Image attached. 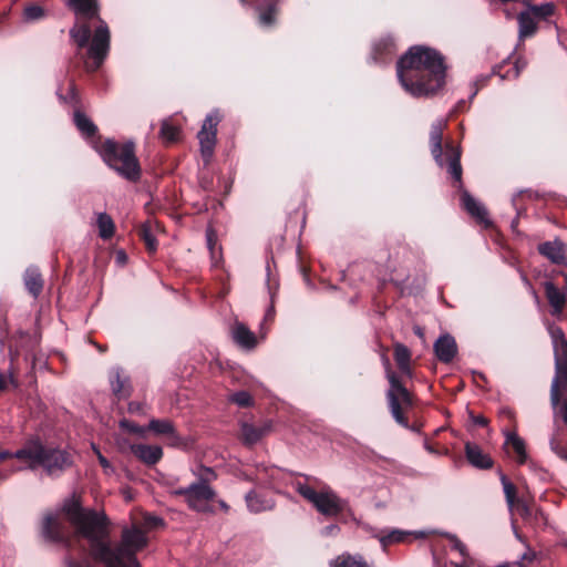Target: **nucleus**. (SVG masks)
<instances>
[{
    "mask_svg": "<svg viewBox=\"0 0 567 567\" xmlns=\"http://www.w3.org/2000/svg\"><path fill=\"white\" fill-rule=\"evenodd\" d=\"M234 341L245 349H254L257 344L256 336L247 326L236 322L231 330Z\"/></svg>",
    "mask_w": 567,
    "mask_h": 567,
    "instance_id": "nucleus-23",
    "label": "nucleus"
},
{
    "mask_svg": "<svg viewBox=\"0 0 567 567\" xmlns=\"http://www.w3.org/2000/svg\"><path fill=\"white\" fill-rule=\"evenodd\" d=\"M393 357L396 362V365L404 364L411 362V351L403 343L396 342L393 346Z\"/></svg>",
    "mask_w": 567,
    "mask_h": 567,
    "instance_id": "nucleus-38",
    "label": "nucleus"
},
{
    "mask_svg": "<svg viewBox=\"0 0 567 567\" xmlns=\"http://www.w3.org/2000/svg\"><path fill=\"white\" fill-rule=\"evenodd\" d=\"M245 501L248 509L255 514L265 511H271L275 506V503L271 499L266 498L255 489H251L246 494Z\"/></svg>",
    "mask_w": 567,
    "mask_h": 567,
    "instance_id": "nucleus-24",
    "label": "nucleus"
},
{
    "mask_svg": "<svg viewBox=\"0 0 567 567\" xmlns=\"http://www.w3.org/2000/svg\"><path fill=\"white\" fill-rule=\"evenodd\" d=\"M68 7L76 19L70 29V38L78 48H87L84 66L86 72H96L110 52L111 33L107 23L100 16L99 0H68Z\"/></svg>",
    "mask_w": 567,
    "mask_h": 567,
    "instance_id": "nucleus-3",
    "label": "nucleus"
},
{
    "mask_svg": "<svg viewBox=\"0 0 567 567\" xmlns=\"http://www.w3.org/2000/svg\"><path fill=\"white\" fill-rule=\"evenodd\" d=\"M528 12L539 20H547L556 13V6L553 2L542 4H529Z\"/></svg>",
    "mask_w": 567,
    "mask_h": 567,
    "instance_id": "nucleus-31",
    "label": "nucleus"
},
{
    "mask_svg": "<svg viewBox=\"0 0 567 567\" xmlns=\"http://www.w3.org/2000/svg\"><path fill=\"white\" fill-rule=\"evenodd\" d=\"M538 252L556 265H567V247L559 240L544 241L537 247Z\"/></svg>",
    "mask_w": 567,
    "mask_h": 567,
    "instance_id": "nucleus-13",
    "label": "nucleus"
},
{
    "mask_svg": "<svg viewBox=\"0 0 567 567\" xmlns=\"http://www.w3.org/2000/svg\"><path fill=\"white\" fill-rule=\"evenodd\" d=\"M94 451L96 453V456H97V460H99V463L100 465L103 467V468H110L111 467V464L110 462L107 461V458L97 450L94 447Z\"/></svg>",
    "mask_w": 567,
    "mask_h": 567,
    "instance_id": "nucleus-54",
    "label": "nucleus"
},
{
    "mask_svg": "<svg viewBox=\"0 0 567 567\" xmlns=\"http://www.w3.org/2000/svg\"><path fill=\"white\" fill-rule=\"evenodd\" d=\"M548 333L551 338L554 350H559V344L567 341L563 329L555 324L548 326Z\"/></svg>",
    "mask_w": 567,
    "mask_h": 567,
    "instance_id": "nucleus-42",
    "label": "nucleus"
},
{
    "mask_svg": "<svg viewBox=\"0 0 567 567\" xmlns=\"http://www.w3.org/2000/svg\"><path fill=\"white\" fill-rule=\"evenodd\" d=\"M556 377L553 380L550 389V401L553 406H557L560 402V388L567 386V362H556Z\"/></svg>",
    "mask_w": 567,
    "mask_h": 567,
    "instance_id": "nucleus-22",
    "label": "nucleus"
},
{
    "mask_svg": "<svg viewBox=\"0 0 567 567\" xmlns=\"http://www.w3.org/2000/svg\"><path fill=\"white\" fill-rule=\"evenodd\" d=\"M385 377L389 382V389L385 393L388 409L394 421L404 429L420 434L423 424L415 422L410 424L405 412L414 405V394L403 383L402 378L392 370L390 361L383 357Z\"/></svg>",
    "mask_w": 567,
    "mask_h": 567,
    "instance_id": "nucleus-6",
    "label": "nucleus"
},
{
    "mask_svg": "<svg viewBox=\"0 0 567 567\" xmlns=\"http://www.w3.org/2000/svg\"><path fill=\"white\" fill-rule=\"evenodd\" d=\"M450 540L454 550H457L463 557L468 556L466 545L460 538H457L455 535H452L450 536Z\"/></svg>",
    "mask_w": 567,
    "mask_h": 567,
    "instance_id": "nucleus-48",
    "label": "nucleus"
},
{
    "mask_svg": "<svg viewBox=\"0 0 567 567\" xmlns=\"http://www.w3.org/2000/svg\"><path fill=\"white\" fill-rule=\"evenodd\" d=\"M146 430L153 432L156 435L167 437L171 445H176L181 441V437L177 434L173 422L167 419L151 420Z\"/></svg>",
    "mask_w": 567,
    "mask_h": 567,
    "instance_id": "nucleus-18",
    "label": "nucleus"
},
{
    "mask_svg": "<svg viewBox=\"0 0 567 567\" xmlns=\"http://www.w3.org/2000/svg\"><path fill=\"white\" fill-rule=\"evenodd\" d=\"M560 414H561V419H563L564 423L567 426V399L563 402V405L560 409Z\"/></svg>",
    "mask_w": 567,
    "mask_h": 567,
    "instance_id": "nucleus-57",
    "label": "nucleus"
},
{
    "mask_svg": "<svg viewBox=\"0 0 567 567\" xmlns=\"http://www.w3.org/2000/svg\"><path fill=\"white\" fill-rule=\"evenodd\" d=\"M73 121L76 128L85 138L91 140V144L94 147V141L97 137H102L99 135L97 126L80 109H75Z\"/></svg>",
    "mask_w": 567,
    "mask_h": 567,
    "instance_id": "nucleus-21",
    "label": "nucleus"
},
{
    "mask_svg": "<svg viewBox=\"0 0 567 567\" xmlns=\"http://www.w3.org/2000/svg\"><path fill=\"white\" fill-rule=\"evenodd\" d=\"M125 258H126V256H125V254H124V252H120V254H118V259H120V260H123V259H125Z\"/></svg>",
    "mask_w": 567,
    "mask_h": 567,
    "instance_id": "nucleus-62",
    "label": "nucleus"
},
{
    "mask_svg": "<svg viewBox=\"0 0 567 567\" xmlns=\"http://www.w3.org/2000/svg\"><path fill=\"white\" fill-rule=\"evenodd\" d=\"M526 61L523 60V59H517L514 66L512 68V70H508L506 72V75H501V80H504V79H509V78H513V79H517L522 72V70L526 66Z\"/></svg>",
    "mask_w": 567,
    "mask_h": 567,
    "instance_id": "nucleus-45",
    "label": "nucleus"
},
{
    "mask_svg": "<svg viewBox=\"0 0 567 567\" xmlns=\"http://www.w3.org/2000/svg\"><path fill=\"white\" fill-rule=\"evenodd\" d=\"M197 481L195 482L198 485H206L210 486V483H213L217 478V474L212 467L207 466H200L198 468V472L196 473Z\"/></svg>",
    "mask_w": 567,
    "mask_h": 567,
    "instance_id": "nucleus-40",
    "label": "nucleus"
},
{
    "mask_svg": "<svg viewBox=\"0 0 567 567\" xmlns=\"http://www.w3.org/2000/svg\"><path fill=\"white\" fill-rule=\"evenodd\" d=\"M504 449L507 454L513 453V457L517 462V464L523 465L527 461V451L526 444L522 437H519L515 432L507 433L506 440L504 443Z\"/></svg>",
    "mask_w": 567,
    "mask_h": 567,
    "instance_id": "nucleus-20",
    "label": "nucleus"
},
{
    "mask_svg": "<svg viewBox=\"0 0 567 567\" xmlns=\"http://www.w3.org/2000/svg\"><path fill=\"white\" fill-rule=\"evenodd\" d=\"M42 537L53 544L62 545L68 550L75 542L85 539L87 546L80 548L92 561L104 567H124L122 558L136 556L148 544L146 532L138 525L124 527L121 540L112 545L111 520L104 511L85 508L78 494L65 498L59 513H45L41 523Z\"/></svg>",
    "mask_w": 567,
    "mask_h": 567,
    "instance_id": "nucleus-1",
    "label": "nucleus"
},
{
    "mask_svg": "<svg viewBox=\"0 0 567 567\" xmlns=\"http://www.w3.org/2000/svg\"><path fill=\"white\" fill-rule=\"evenodd\" d=\"M125 258H126V256H125V254H124V252H120V254H118V259H120V260H123V259H125Z\"/></svg>",
    "mask_w": 567,
    "mask_h": 567,
    "instance_id": "nucleus-61",
    "label": "nucleus"
},
{
    "mask_svg": "<svg viewBox=\"0 0 567 567\" xmlns=\"http://www.w3.org/2000/svg\"><path fill=\"white\" fill-rule=\"evenodd\" d=\"M296 491L315 508L327 517H337L348 506V502L340 498L330 487H326L320 492L306 483L297 482Z\"/></svg>",
    "mask_w": 567,
    "mask_h": 567,
    "instance_id": "nucleus-8",
    "label": "nucleus"
},
{
    "mask_svg": "<svg viewBox=\"0 0 567 567\" xmlns=\"http://www.w3.org/2000/svg\"><path fill=\"white\" fill-rule=\"evenodd\" d=\"M473 422L480 426H486L488 424V420L483 415L473 416Z\"/></svg>",
    "mask_w": 567,
    "mask_h": 567,
    "instance_id": "nucleus-56",
    "label": "nucleus"
},
{
    "mask_svg": "<svg viewBox=\"0 0 567 567\" xmlns=\"http://www.w3.org/2000/svg\"><path fill=\"white\" fill-rule=\"evenodd\" d=\"M58 96L62 102L70 103L75 109H79L81 104L80 93L74 80H70L68 93L65 95L58 93Z\"/></svg>",
    "mask_w": 567,
    "mask_h": 567,
    "instance_id": "nucleus-36",
    "label": "nucleus"
},
{
    "mask_svg": "<svg viewBox=\"0 0 567 567\" xmlns=\"http://www.w3.org/2000/svg\"><path fill=\"white\" fill-rule=\"evenodd\" d=\"M110 381L112 391L118 400L127 399L131 395L132 388L130 380L123 377L120 370L112 373Z\"/></svg>",
    "mask_w": 567,
    "mask_h": 567,
    "instance_id": "nucleus-27",
    "label": "nucleus"
},
{
    "mask_svg": "<svg viewBox=\"0 0 567 567\" xmlns=\"http://www.w3.org/2000/svg\"><path fill=\"white\" fill-rule=\"evenodd\" d=\"M445 58L435 49L411 47L396 62V74L402 87L414 97L435 95L446 78Z\"/></svg>",
    "mask_w": 567,
    "mask_h": 567,
    "instance_id": "nucleus-2",
    "label": "nucleus"
},
{
    "mask_svg": "<svg viewBox=\"0 0 567 567\" xmlns=\"http://www.w3.org/2000/svg\"><path fill=\"white\" fill-rule=\"evenodd\" d=\"M455 567H468V566L462 565V564H457V565H455Z\"/></svg>",
    "mask_w": 567,
    "mask_h": 567,
    "instance_id": "nucleus-64",
    "label": "nucleus"
},
{
    "mask_svg": "<svg viewBox=\"0 0 567 567\" xmlns=\"http://www.w3.org/2000/svg\"><path fill=\"white\" fill-rule=\"evenodd\" d=\"M398 369L402 377H406L409 379H411L413 377V371L411 369V362L400 364V365H398Z\"/></svg>",
    "mask_w": 567,
    "mask_h": 567,
    "instance_id": "nucleus-53",
    "label": "nucleus"
},
{
    "mask_svg": "<svg viewBox=\"0 0 567 567\" xmlns=\"http://www.w3.org/2000/svg\"><path fill=\"white\" fill-rule=\"evenodd\" d=\"M465 456L468 463L480 470H489L493 467L494 462L492 457L484 453L483 450L475 443L466 442L464 446Z\"/></svg>",
    "mask_w": 567,
    "mask_h": 567,
    "instance_id": "nucleus-17",
    "label": "nucleus"
},
{
    "mask_svg": "<svg viewBox=\"0 0 567 567\" xmlns=\"http://www.w3.org/2000/svg\"><path fill=\"white\" fill-rule=\"evenodd\" d=\"M461 199L463 208L476 220V223L483 225L485 228H489L492 226V221L487 217L488 214L486 208L476 202L468 192L463 190Z\"/></svg>",
    "mask_w": 567,
    "mask_h": 567,
    "instance_id": "nucleus-15",
    "label": "nucleus"
},
{
    "mask_svg": "<svg viewBox=\"0 0 567 567\" xmlns=\"http://www.w3.org/2000/svg\"><path fill=\"white\" fill-rule=\"evenodd\" d=\"M8 384H11L14 389L19 388V381L13 372L9 375L0 373V392L7 390Z\"/></svg>",
    "mask_w": 567,
    "mask_h": 567,
    "instance_id": "nucleus-46",
    "label": "nucleus"
},
{
    "mask_svg": "<svg viewBox=\"0 0 567 567\" xmlns=\"http://www.w3.org/2000/svg\"><path fill=\"white\" fill-rule=\"evenodd\" d=\"M179 134H181V130L178 126L172 124L167 120L162 122L159 136L164 141L168 142V143H174V142L178 141Z\"/></svg>",
    "mask_w": 567,
    "mask_h": 567,
    "instance_id": "nucleus-34",
    "label": "nucleus"
},
{
    "mask_svg": "<svg viewBox=\"0 0 567 567\" xmlns=\"http://www.w3.org/2000/svg\"><path fill=\"white\" fill-rule=\"evenodd\" d=\"M555 353V363L556 362H567V341H564L559 344V350H554Z\"/></svg>",
    "mask_w": 567,
    "mask_h": 567,
    "instance_id": "nucleus-49",
    "label": "nucleus"
},
{
    "mask_svg": "<svg viewBox=\"0 0 567 567\" xmlns=\"http://www.w3.org/2000/svg\"><path fill=\"white\" fill-rule=\"evenodd\" d=\"M274 299H275V293L272 292L271 293V305H270V307L268 308V310L265 313L264 323L272 322L274 319H275V313L276 312H275Z\"/></svg>",
    "mask_w": 567,
    "mask_h": 567,
    "instance_id": "nucleus-52",
    "label": "nucleus"
},
{
    "mask_svg": "<svg viewBox=\"0 0 567 567\" xmlns=\"http://www.w3.org/2000/svg\"><path fill=\"white\" fill-rule=\"evenodd\" d=\"M475 380L476 381L478 380V381H484L485 382L486 381V377L483 373H481V372H476L475 373Z\"/></svg>",
    "mask_w": 567,
    "mask_h": 567,
    "instance_id": "nucleus-60",
    "label": "nucleus"
},
{
    "mask_svg": "<svg viewBox=\"0 0 567 567\" xmlns=\"http://www.w3.org/2000/svg\"><path fill=\"white\" fill-rule=\"evenodd\" d=\"M45 17L47 12L44 8L38 3H29L23 9V19L28 22L39 21Z\"/></svg>",
    "mask_w": 567,
    "mask_h": 567,
    "instance_id": "nucleus-33",
    "label": "nucleus"
},
{
    "mask_svg": "<svg viewBox=\"0 0 567 567\" xmlns=\"http://www.w3.org/2000/svg\"><path fill=\"white\" fill-rule=\"evenodd\" d=\"M199 185L205 192L214 189V177L209 172H204L199 176Z\"/></svg>",
    "mask_w": 567,
    "mask_h": 567,
    "instance_id": "nucleus-47",
    "label": "nucleus"
},
{
    "mask_svg": "<svg viewBox=\"0 0 567 567\" xmlns=\"http://www.w3.org/2000/svg\"><path fill=\"white\" fill-rule=\"evenodd\" d=\"M494 75H495V72H492V73H491V74H488V75L481 76L480 79H477V80H476V82H475V84H476V86H477V90H478V89H482V87H484V86H486V85H487V83H488V81H489V79H491L492 76H494Z\"/></svg>",
    "mask_w": 567,
    "mask_h": 567,
    "instance_id": "nucleus-55",
    "label": "nucleus"
},
{
    "mask_svg": "<svg viewBox=\"0 0 567 567\" xmlns=\"http://www.w3.org/2000/svg\"><path fill=\"white\" fill-rule=\"evenodd\" d=\"M409 536H410L409 533H405V532H402L399 529H393V530L384 534L380 540L383 546H388V545H392V544L403 543L409 538Z\"/></svg>",
    "mask_w": 567,
    "mask_h": 567,
    "instance_id": "nucleus-39",
    "label": "nucleus"
},
{
    "mask_svg": "<svg viewBox=\"0 0 567 567\" xmlns=\"http://www.w3.org/2000/svg\"><path fill=\"white\" fill-rule=\"evenodd\" d=\"M207 238V247L210 251L212 259L214 260V266H218V259L216 257V244H217V236L213 229H208L206 233Z\"/></svg>",
    "mask_w": 567,
    "mask_h": 567,
    "instance_id": "nucleus-44",
    "label": "nucleus"
},
{
    "mask_svg": "<svg viewBox=\"0 0 567 567\" xmlns=\"http://www.w3.org/2000/svg\"><path fill=\"white\" fill-rule=\"evenodd\" d=\"M128 413L131 414H143L144 413V404L141 402H130L128 403Z\"/></svg>",
    "mask_w": 567,
    "mask_h": 567,
    "instance_id": "nucleus-51",
    "label": "nucleus"
},
{
    "mask_svg": "<svg viewBox=\"0 0 567 567\" xmlns=\"http://www.w3.org/2000/svg\"><path fill=\"white\" fill-rule=\"evenodd\" d=\"M99 236L103 240L111 239L115 234V224L112 217L106 213H99L96 218Z\"/></svg>",
    "mask_w": 567,
    "mask_h": 567,
    "instance_id": "nucleus-29",
    "label": "nucleus"
},
{
    "mask_svg": "<svg viewBox=\"0 0 567 567\" xmlns=\"http://www.w3.org/2000/svg\"><path fill=\"white\" fill-rule=\"evenodd\" d=\"M228 401L238 405L239 408H250L255 404V400L247 391H237L228 396Z\"/></svg>",
    "mask_w": 567,
    "mask_h": 567,
    "instance_id": "nucleus-37",
    "label": "nucleus"
},
{
    "mask_svg": "<svg viewBox=\"0 0 567 567\" xmlns=\"http://www.w3.org/2000/svg\"><path fill=\"white\" fill-rule=\"evenodd\" d=\"M395 52L394 39L390 35L381 37L373 43L371 59L374 63L385 64L393 59Z\"/></svg>",
    "mask_w": 567,
    "mask_h": 567,
    "instance_id": "nucleus-12",
    "label": "nucleus"
},
{
    "mask_svg": "<svg viewBox=\"0 0 567 567\" xmlns=\"http://www.w3.org/2000/svg\"><path fill=\"white\" fill-rule=\"evenodd\" d=\"M515 505H517L518 512L522 517L527 518L532 515V507L528 503L518 499Z\"/></svg>",
    "mask_w": 567,
    "mask_h": 567,
    "instance_id": "nucleus-50",
    "label": "nucleus"
},
{
    "mask_svg": "<svg viewBox=\"0 0 567 567\" xmlns=\"http://www.w3.org/2000/svg\"><path fill=\"white\" fill-rule=\"evenodd\" d=\"M27 463V468H42L48 476L59 477L73 464L72 455L62 449L45 445L39 436H31L14 453L0 451V463L9 458Z\"/></svg>",
    "mask_w": 567,
    "mask_h": 567,
    "instance_id": "nucleus-4",
    "label": "nucleus"
},
{
    "mask_svg": "<svg viewBox=\"0 0 567 567\" xmlns=\"http://www.w3.org/2000/svg\"><path fill=\"white\" fill-rule=\"evenodd\" d=\"M120 427L124 431H127L130 433L137 434V435H143L146 431L145 427H143L127 419H123L120 421Z\"/></svg>",
    "mask_w": 567,
    "mask_h": 567,
    "instance_id": "nucleus-43",
    "label": "nucleus"
},
{
    "mask_svg": "<svg viewBox=\"0 0 567 567\" xmlns=\"http://www.w3.org/2000/svg\"><path fill=\"white\" fill-rule=\"evenodd\" d=\"M23 280L29 293L32 297L38 298L41 295L44 285V280L40 271L37 268H28L24 272Z\"/></svg>",
    "mask_w": 567,
    "mask_h": 567,
    "instance_id": "nucleus-26",
    "label": "nucleus"
},
{
    "mask_svg": "<svg viewBox=\"0 0 567 567\" xmlns=\"http://www.w3.org/2000/svg\"><path fill=\"white\" fill-rule=\"evenodd\" d=\"M272 430V421L266 420L261 424L244 422L240 426L241 440L246 445H254Z\"/></svg>",
    "mask_w": 567,
    "mask_h": 567,
    "instance_id": "nucleus-14",
    "label": "nucleus"
},
{
    "mask_svg": "<svg viewBox=\"0 0 567 567\" xmlns=\"http://www.w3.org/2000/svg\"><path fill=\"white\" fill-rule=\"evenodd\" d=\"M501 482L503 485L506 502L509 507H513L519 499L517 497V487L507 478L505 474H501Z\"/></svg>",
    "mask_w": 567,
    "mask_h": 567,
    "instance_id": "nucleus-35",
    "label": "nucleus"
},
{
    "mask_svg": "<svg viewBox=\"0 0 567 567\" xmlns=\"http://www.w3.org/2000/svg\"><path fill=\"white\" fill-rule=\"evenodd\" d=\"M131 451L141 462L148 466L157 464L163 457V450L158 445L133 444Z\"/></svg>",
    "mask_w": 567,
    "mask_h": 567,
    "instance_id": "nucleus-19",
    "label": "nucleus"
},
{
    "mask_svg": "<svg viewBox=\"0 0 567 567\" xmlns=\"http://www.w3.org/2000/svg\"><path fill=\"white\" fill-rule=\"evenodd\" d=\"M124 567H141L136 556L122 558ZM66 567H93V563L87 558L75 559L71 555L65 557Z\"/></svg>",
    "mask_w": 567,
    "mask_h": 567,
    "instance_id": "nucleus-30",
    "label": "nucleus"
},
{
    "mask_svg": "<svg viewBox=\"0 0 567 567\" xmlns=\"http://www.w3.org/2000/svg\"><path fill=\"white\" fill-rule=\"evenodd\" d=\"M157 523H161V524H162V523H163L162 518H156V519H155V524H157Z\"/></svg>",
    "mask_w": 567,
    "mask_h": 567,
    "instance_id": "nucleus-63",
    "label": "nucleus"
},
{
    "mask_svg": "<svg viewBox=\"0 0 567 567\" xmlns=\"http://www.w3.org/2000/svg\"><path fill=\"white\" fill-rule=\"evenodd\" d=\"M172 495L182 496L188 508L200 514H213L215 512L210 502L216 498V491L212 486L192 483L186 487L173 489Z\"/></svg>",
    "mask_w": 567,
    "mask_h": 567,
    "instance_id": "nucleus-9",
    "label": "nucleus"
},
{
    "mask_svg": "<svg viewBox=\"0 0 567 567\" xmlns=\"http://www.w3.org/2000/svg\"><path fill=\"white\" fill-rule=\"evenodd\" d=\"M445 124L442 121H436L431 125L430 131V147L431 154L441 167L446 165L447 173L453 178V186L462 189L463 188V168L461 165V148L453 145V143L445 144V152L443 153V131Z\"/></svg>",
    "mask_w": 567,
    "mask_h": 567,
    "instance_id": "nucleus-7",
    "label": "nucleus"
},
{
    "mask_svg": "<svg viewBox=\"0 0 567 567\" xmlns=\"http://www.w3.org/2000/svg\"><path fill=\"white\" fill-rule=\"evenodd\" d=\"M545 296L550 307V315L560 317L567 303V292L559 289L558 284L551 280L544 282Z\"/></svg>",
    "mask_w": 567,
    "mask_h": 567,
    "instance_id": "nucleus-11",
    "label": "nucleus"
},
{
    "mask_svg": "<svg viewBox=\"0 0 567 567\" xmlns=\"http://www.w3.org/2000/svg\"><path fill=\"white\" fill-rule=\"evenodd\" d=\"M558 275L563 277V287L560 289L567 292V274L559 271Z\"/></svg>",
    "mask_w": 567,
    "mask_h": 567,
    "instance_id": "nucleus-58",
    "label": "nucleus"
},
{
    "mask_svg": "<svg viewBox=\"0 0 567 567\" xmlns=\"http://www.w3.org/2000/svg\"><path fill=\"white\" fill-rule=\"evenodd\" d=\"M333 567H369L368 564L362 559H357L350 555H341L339 556Z\"/></svg>",
    "mask_w": 567,
    "mask_h": 567,
    "instance_id": "nucleus-41",
    "label": "nucleus"
},
{
    "mask_svg": "<svg viewBox=\"0 0 567 567\" xmlns=\"http://www.w3.org/2000/svg\"><path fill=\"white\" fill-rule=\"evenodd\" d=\"M550 450L561 460L567 461V447L564 445V437L560 429H556L549 441Z\"/></svg>",
    "mask_w": 567,
    "mask_h": 567,
    "instance_id": "nucleus-32",
    "label": "nucleus"
},
{
    "mask_svg": "<svg viewBox=\"0 0 567 567\" xmlns=\"http://www.w3.org/2000/svg\"><path fill=\"white\" fill-rule=\"evenodd\" d=\"M154 224L150 220L140 225L136 229V234L144 243V246L150 255H153L157 251L158 243L154 235Z\"/></svg>",
    "mask_w": 567,
    "mask_h": 567,
    "instance_id": "nucleus-25",
    "label": "nucleus"
},
{
    "mask_svg": "<svg viewBox=\"0 0 567 567\" xmlns=\"http://www.w3.org/2000/svg\"><path fill=\"white\" fill-rule=\"evenodd\" d=\"M135 148L136 146L133 141L122 144L112 138L103 137H97L94 141V150L102 157L103 162L120 176L133 183L140 181L142 175Z\"/></svg>",
    "mask_w": 567,
    "mask_h": 567,
    "instance_id": "nucleus-5",
    "label": "nucleus"
},
{
    "mask_svg": "<svg viewBox=\"0 0 567 567\" xmlns=\"http://www.w3.org/2000/svg\"><path fill=\"white\" fill-rule=\"evenodd\" d=\"M217 503H218L219 507H220L224 512H226V513H227V512L229 511V508H230V507H229V505H228L225 501L219 499Z\"/></svg>",
    "mask_w": 567,
    "mask_h": 567,
    "instance_id": "nucleus-59",
    "label": "nucleus"
},
{
    "mask_svg": "<svg viewBox=\"0 0 567 567\" xmlns=\"http://www.w3.org/2000/svg\"><path fill=\"white\" fill-rule=\"evenodd\" d=\"M519 39L530 38L536 34L538 27L534 17L528 11H522L517 16Z\"/></svg>",
    "mask_w": 567,
    "mask_h": 567,
    "instance_id": "nucleus-28",
    "label": "nucleus"
},
{
    "mask_svg": "<svg viewBox=\"0 0 567 567\" xmlns=\"http://www.w3.org/2000/svg\"><path fill=\"white\" fill-rule=\"evenodd\" d=\"M434 353L442 363H450L457 354V344L451 334L441 336L434 343Z\"/></svg>",
    "mask_w": 567,
    "mask_h": 567,
    "instance_id": "nucleus-16",
    "label": "nucleus"
},
{
    "mask_svg": "<svg viewBox=\"0 0 567 567\" xmlns=\"http://www.w3.org/2000/svg\"><path fill=\"white\" fill-rule=\"evenodd\" d=\"M223 115L218 110L212 111L204 120L197 138L200 145V155L205 166H207L213 156L217 141V126L220 123Z\"/></svg>",
    "mask_w": 567,
    "mask_h": 567,
    "instance_id": "nucleus-10",
    "label": "nucleus"
}]
</instances>
